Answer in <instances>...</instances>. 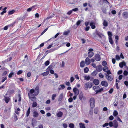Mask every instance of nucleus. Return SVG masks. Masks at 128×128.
<instances>
[{
	"label": "nucleus",
	"instance_id": "obj_1",
	"mask_svg": "<svg viewBox=\"0 0 128 128\" xmlns=\"http://www.w3.org/2000/svg\"><path fill=\"white\" fill-rule=\"evenodd\" d=\"M92 86V84L90 82H88L84 84V88L86 90H87L88 88H90Z\"/></svg>",
	"mask_w": 128,
	"mask_h": 128
},
{
	"label": "nucleus",
	"instance_id": "obj_2",
	"mask_svg": "<svg viewBox=\"0 0 128 128\" xmlns=\"http://www.w3.org/2000/svg\"><path fill=\"white\" fill-rule=\"evenodd\" d=\"M90 102L91 107V108H94L95 106V100L94 98H91L90 99Z\"/></svg>",
	"mask_w": 128,
	"mask_h": 128
},
{
	"label": "nucleus",
	"instance_id": "obj_3",
	"mask_svg": "<svg viewBox=\"0 0 128 128\" xmlns=\"http://www.w3.org/2000/svg\"><path fill=\"white\" fill-rule=\"evenodd\" d=\"M113 126L114 128H117L118 126V122L116 120H114L113 121Z\"/></svg>",
	"mask_w": 128,
	"mask_h": 128
},
{
	"label": "nucleus",
	"instance_id": "obj_4",
	"mask_svg": "<svg viewBox=\"0 0 128 128\" xmlns=\"http://www.w3.org/2000/svg\"><path fill=\"white\" fill-rule=\"evenodd\" d=\"M34 95L36 96L39 93V88L38 87H36L35 88L34 90Z\"/></svg>",
	"mask_w": 128,
	"mask_h": 128
},
{
	"label": "nucleus",
	"instance_id": "obj_5",
	"mask_svg": "<svg viewBox=\"0 0 128 128\" xmlns=\"http://www.w3.org/2000/svg\"><path fill=\"white\" fill-rule=\"evenodd\" d=\"M106 77L108 80L109 81H112L113 80L112 76L109 74L106 75Z\"/></svg>",
	"mask_w": 128,
	"mask_h": 128
},
{
	"label": "nucleus",
	"instance_id": "obj_6",
	"mask_svg": "<svg viewBox=\"0 0 128 128\" xmlns=\"http://www.w3.org/2000/svg\"><path fill=\"white\" fill-rule=\"evenodd\" d=\"M96 71L98 72H100L102 70V67L101 65L98 66L96 68Z\"/></svg>",
	"mask_w": 128,
	"mask_h": 128
},
{
	"label": "nucleus",
	"instance_id": "obj_7",
	"mask_svg": "<svg viewBox=\"0 0 128 128\" xmlns=\"http://www.w3.org/2000/svg\"><path fill=\"white\" fill-rule=\"evenodd\" d=\"M101 84L102 86L105 87L107 86L108 85V82L106 81H102L101 82Z\"/></svg>",
	"mask_w": 128,
	"mask_h": 128
},
{
	"label": "nucleus",
	"instance_id": "obj_8",
	"mask_svg": "<svg viewBox=\"0 0 128 128\" xmlns=\"http://www.w3.org/2000/svg\"><path fill=\"white\" fill-rule=\"evenodd\" d=\"M73 91L75 95L78 96L79 94V91L76 88H74L73 89Z\"/></svg>",
	"mask_w": 128,
	"mask_h": 128
},
{
	"label": "nucleus",
	"instance_id": "obj_9",
	"mask_svg": "<svg viewBox=\"0 0 128 128\" xmlns=\"http://www.w3.org/2000/svg\"><path fill=\"white\" fill-rule=\"evenodd\" d=\"M100 87L98 86H94L93 87V89L96 92V94L98 92V91L99 90Z\"/></svg>",
	"mask_w": 128,
	"mask_h": 128
},
{
	"label": "nucleus",
	"instance_id": "obj_10",
	"mask_svg": "<svg viewBox=\"0 0 128 128\" xmlns=\"http://www.w3.org/2000/svg\"><path fill=\"white\" fill-rule=\"evenodd\" d=\"M90 63V60L87 57L85 60V64L87 65L89 64Z\"/></svg>",
	"mask_w": 128,
	"mask_h": 128
},
{
	"label": "nucleus",
	"instance_id": "obj_11",
	"mask_svg": "<svg viewBox=\"0 0 128 128\" xmlns=\"http://www.w3.org/2000/svg\"><path fill=\"white\" fill-rule=\"evenodd\" d=\"M95 60L97 61H99L100 60V55L98 54H96L95 56Z\"/></svg>",
	"mask_w": 128,
	"mask_h": 128
},
{
	"label": "nucleus",
	"instance_id": "obj_12",
	"mask_svg": "<svg viewBox=\"0 0 128 128\" xmlns=\"http://www.w3.org/2000/svg\"><path fill=\"white\" fill-rule=\"evenodd\" d=\"M119 66L120 68H122L124 66H126V63L125 62H122L119 63Z\"/></svg>",
	"mask_w": 128,
	"mask_h": 128
},
{
	"label": "nucleus",
	"instance_id": "obj_13",
	"mask_svg": "<svg viewBox=\"0 0 128 128\" xmlns=\"http://www.w3.org/2000/svg\"><path fill=\"white\" fill-rule=\"evenodd\" d=\"M38 115L39 114L37 112L34 111L33 112V116L34 118H37L38 117Z\"/></svg>",
	"mask_w": 128,
	"mask_h": 128
},
{
	"label": "nucleus",
	"instance_id": "obj_14",
	"mask_svg": "<svg viewBox=\"0 0 128 128\" xmlns=\"http://www.w3.org/2000/svg\"><path fill=\"white\" fill-rule=\"evenodd\" d=\"M34 90L32 89L30 90V93H28V95L30 94V95H34Z\"/></svg>",
	"mask_w": 128,
	"mask_h": 128
},
{
	"label": "nucleus",
	"instance_id": "obj_15",
	"mask_svg": "<svg viewBox=\"0 0 128 128\" xmlns=\"http://www.w3.org/2000/svg\"><path fill=\"white\" fill-rule=\"evenodd\" d=\"M122 16L125 18H127L128 17V13L126 12H124L122 14Z\"/></svg>",
	"mask_w": 128,
	"mask_h": 128
},
{
	"label": "nucleus",
	"instance_id": "obj_16",
	"mask_svg": "<svg viewBox=\"0 0 128 128\" xmlns=\"http://www.w3.org/2000/svg\"><path fill=\"white\" fill-rule=\"evenodd\" d=\"M94 83L96 85H98L99 84V81L97 79H95L94 80Z\"/></svg>",
	"mask_w": 128,
	"mask_h": 128
},
{
	"label": "nucleus",
	"instance_id": "obj_17",
	"mask_svg": "<svg viewBox=\"0 0 128 128\" xmlns=\"http://www.w3.org/2000/svg\"><path fill=\"white\" fill-rule=\"evenodd\" d=\"M55 50V48L51 49L49 50H46L45 52V54H46L48 53L54 52Z\"/></svg>",
	"mask_w": 128,
	"mask_h": 128
},
{
	"label": "nucleus",
	"instance_id": "obj_18",
	"mask_svg": "<svg viewBox=\"0 0 128 128\" xmlns=\"http://www.w3.org/2000/svg\"><path fill=\"white\" fill-rule=\"evenodd\" d=\"M90 25L91 26V28L92 29H94L96 28L94 23V22H91L90 24Z\"/></svg>",
	"mask_w": 128,
	"mask_h": 128
},
{
	"label": "nucleus",
	"instance_id": "obj_19",
	"mask_svg": "<svg viewBox=\"0 0 128 128\" xmlns=\"http://www.w3.org/2000/svg\"><path fill=\"white\" fill-rule=\"evenodd\" d=\"M4 100L5 102L6 103H8L10 100V98L8 97L5 96H4Z\"/></svg>",
	"mask_w": 128,
	"mask_h": 128
},
{
	"label": "nucleus",
	"instance_id": "obj_20",
	"mask_svg": "<svg viewBox=\"0 0 128 128\" xmlns=\"http://www.w3.org/2000/svg\"><path fill=\"white\" fill-rule=\"evenodd\" d=\"M94 53L92 52H89L88 53V56L90 58L92 57L94 55Z\"/></svg>",
	"mask_w": 128,
	"mask_h": 128
},
{
	"label": "nucleus",
	"instance_id": "obj_21",
	"mask_svg": "<svg viewBox=\"0 0 128 128\" xmlns=\"http://www.w3.org/2000/svg\"><path fill=\"white\" fill-rule=\"evenodd\" d=\"M35 95H30L29 94L28 96L29 99L33 101L34 100L35 98L34 96Z\"/></svg>",
	"mask_w": 128,
	"mask_h": 128
},
{
	"label": "nucleus",
	"instance_id": "obj_22",
	"mask_svg": "<svg viewBox=\"0 0 128 128\" xmlns=\"http://www.w3.org/2000/svg\"><path fill=\"white\" fill-rule=\"evenodd\" d=\"M65 88V86L64 84H61L60 86L58 88V89L59 90H62Z\"/></svg>",
	"mask_w": 128,
	"mask_h": 128
},
{
	"label": "nucleus",
	"instance_id": "obj_23",
	"mask_svg": "<svg viewBox=\"0 0 128 128\" xmlns=\"http://www.w3.org/2000/svg\"><path fill=\"white\" fill-rule=\"evenodd\" d=\"M63 98V94L62 93L59 96V98L58 99L59 101H61Z\"/></svg>",
	"mask_w": 128,
	"mask_h": 128
},
{
	"label": "nucleus",
	"instance_id": "obj_24",
	"mask_svg": "<svg viewBox=\"0 0 128 128\" xmlns=\"http://www.w3.org/2000/svg\"><path fill=\"white\" fill-rule=\"evenodd\" d=\"M62 112H59L58 113L57 116L58 117H61L62 116Z\"/></svg>",
	"mask_w": 128,
	"mask_h": 128
},
{
	"label": "nucleus",
	"instance_id": "obj_25",
	"mask_svg": "<svg viewBox=\"0 0 128 128\" xmlns=\"http://www.w3.org/2000/svg\"><path fill=\"white\" fill-rule=\"evenodd\" d=\"M103 24V26L105 27L107 26L108 25V22L105 20H104Z\"/></svg>",
	"mask_w": 128,
	"mask_h": 128
},
{
	"label": "nucleus",
	"instance_id": "obj_26",
	"mask_svg": "<svg viewBox=\"0 0 128 128\" xmlns=\"http://www.w3.org/2000/svg\"><path fill=\"white\" fill-rule=\"evenodd\" d=\"M84 62V61H82L80 63V66L81 68L83 67L85 65Z\"/></svg>",
	"mask_w": 128,
	"mask_h": 128
},
{
	"label": "nucleus",
	"instance_id": "obj_27",
	"mask_svg": "<svg viewBox=\"0 0 128 128\" xmlns=\"http://www.w3.org/2000/svg\"><path fill=\"white\" fill-rule=\"evenodd\" d=\"M49 73V71H46L45 72L41 74L43 76H46L48 75Z\"/></svg>",
	"mask_w": 128,
	"mask_h": 128
},
{
	"label": "nucleus",
	"instance_id": "obj_28",
	"mask_svg": "<svg viewBox=\"0 0 128 128\" xmlns=\"http://www.w3.org/2000/svg\"><path fill=\"white\" fill-rule=\"evenodd\" d=\"M80 128H86L84 126V124L82 123V122H80L79 123Z\"/></svg>",
	"mask_w": 128,
	"mask_h": 128
},
{
	"label": "nucleus",
	"instance_id": "obj_29",
	"mask_svg": "<svg viewBox=\"0 0 128 128\" xmlns=\"http://www.w3.org/2000/svg\"><path fill=\"white\" fill-rule=\"evenodd\" d=\"M85 80H86L87 81L89 80L90 78V77L89 76H84Z\"/></svg>",
	"mask_w": 128,
	"mask_h": 128
},
{
	"label": "nucleus",
	"instance_id": "obj_30",
	"mask_svg": "<svg viewBox=\"0 0 128 128\" xmlns=\"http://www.w3.org/2000/svg\"><path fill=\"white\" fill-rule=\"evenodd\" d=\"M30 107H29L28 108L27 110V111L26 112V116L27 117H28V116L30 113Z\"/></svg>",
	"mask_w": 128,
	"mask_h": 128
},
{
	"label": "nucleus",
	"instance_id": "obj_31",
	"mask_svg": "<svg viewBox=\"0 0 128 128\" xmlns=\"http://www.w3.org/2000/svg\"><path fill=\"white\" fill-rule=\"evenodd\" d=\"M102 69L104 72H106L108 70V68L107 66H104V68H102Z\"/></svg>",
	"mask_w": 128,
	"mask_h": 128
},
{
	"label": "nucleus",
	"instance_id": "obj_32",
	"mask_svg": "<svg viewBox=\"0 0 128 128\" xmlns=\"http://www.w3.org/2000/svg\"><path fill=\"white\" fill-rule=\"evenodd\" d=\"M93 108H91H91L89 110V113L90 115H92L93 114Z\"/></svg>",
	"mask_w": 128,
	"mask_h": 128
},
{
	"label": "nucleus",
	"instance_id": "obj_33",
	"mask_svg": "<svg viewBox=\"0 0 128 128\" xmlns=\"http://www.w3.org/2000/svg\"><path fill=\"white\" fill-rule=\"evenodd\" d=\"M97 74V72L96 71V70L94 71L92 73V76H95Z\"/></svg>",
	"mask_w": 128,
	"mask_h": 128
},
{
	"label": "nucleus",
	"instance_id": "obj_34",
	"mask_svg": "<svg viewBox=\"0 0 128 128\" xmlns=\"http://www.w3.org/2000/svg\"><path fill=\"white\" fill-rule=\"evenodd\" d=\"M20 110V109L19 108H18L16 110V109L15 110V113L17 114H19V112L18 111H19Z\"/></svg>",
	"mask_w": 128,
	"mask_h": 128
},
{
	"label": "nucleus",
	"instance_id": "obj_35",
	"mask_svg": "<svg viewBox=\"0 0 128 128\" xmlns=\"http://www.w3.org/2000/svg\"><path fill=\"white\" fill-rule=\"evenodd\" d=\"M118 114V113L117 111L116 110H115L113 112V115L114 116H117Z\"/></svg>",
	"mask_w": 128,
	"mask_h": 128
},
{
	"label": "nucleus",
	"instance_id": "obj_36",
	"mask_svg": "<svg viewBox=\"0 0 128 128\" xmlns=\"http://www.w3.org/2000/svg\"><path fill=\"white\" fill-rule=\"evenodd\" d=\"M108 38H112V32H108Z\"/></svg>",
	"mask_w": 128,
	"mask_h": 128
},
{
	"label": "nucleus",
	"instance_id": "obj_37",
	"mask_svg": "<svg viewBox=\"0 0 128 128\" xmlns=\"http://www.w3.org/2000/svg\"><path fill=\"white\" fill-rule=\"evenodd\" d=\"M88 68L87 67L86 68L84 69V72L85 73H87L88 71Z\"/></svg>",
	"mask_w": 128,
	"mask_h": 128
},
{
	"label": "nucleus",
	"instance_id": "obj_38",
	"mask_svg": "<svg viewBox=\"0 0 128 128\" xmlns=\"http://www.w3.org/2000/svg\"><path fill=\"white\" fill-rule=\"evenodd\" d=\"M98 76L100 78H102L104 77V75L101 72H100Z\"/></svg>",
	"mask_w": 128,
	"mask_h": 128
},
{
	"label": "nucleus",
	"instance_id": "obj_39",
	"mask_svg": "<svg viewBox=\"0 0 128 128\" xmlns=\"http://www.w3.org/2000/svg\"><path fill=\"white\" fill-rule=\"evenodd\" d=\"M37 104L36 102H33L32 104V107L33 108L36 107L37 106Z\"/></svg>",
	"mask_w": 128,
	"mask_h": 128
},
{
	"label": "nucleus",
	"instance_id": "obj_40",
	"mask_svg": "<svg viewBox=\"0 0 128 128\" xmlns=\"http://www.w3.org/2000/svg\"><path fill=\"white\" fill-rule=\"evenodd\" d=\"M15 10H12L11 11H10L8 12V14L10 15L12 14H13Z\"/></svg>",
	"mask_w": 128,
	"mask_h": 128
},
{
	"label": "nucleus",
	"instance_id": "obj_41",
	"mask_svg": "<svg viewBox=\"0 0 128 128\" xmlns=\"http://www.w3.org/2000/svg\"><path fill=\"white\" fill-rule=\"evenodd\" d=\"M69 127L70 128H74V125L72 123H70L69 125Z\"/></svg>",
	"mask_w": 128,
	"mask_h": 128
},
{
	"label": "nucleus",
	"instance_id": "obj_42",
	"mask_svg": "<svg viewBox=\"0 0 128 128\" xmlns=\"http://www.w3.org/2000/svg\"><path fill=\"white\" fill-rule=\"evenodd\" d=\"M83 96L82 94H80L79 95V98L80 100H82Z\"/></svg>",
	"mask_w": 128,
	"mask_h": 128
},
{
	"label": "nucleus",
	"instance_id": "obj_43",
	"mask_svg": "<svg viewBox=\"0 0 128 128\" xmlns=\"http://www.w3.org/2000/svg\"><path fill=\"white\" fill-rule=\"evenodd\" d=\"M109 38V40L110 43L111 44H113V42L112 40V38Z\"/></svg>",
	"mask_w": 128,
	"mask_h": 128
},
{
	"label": "nucleus",
	"instance_id": "obj_44",
	"mask_svg": "<svg viewBox=\"0 0 128 128\" xmlns=\"http://www.w3.org/2000/svg\"><path fill=\"white\" fill-rule=\"evenodd\" d=\"M16 23V21H15L12 24L8 25V26H13Z\"/></svg>",
	"mask_w": 128,
	"mask_h": 128
},
{
	"label": "nucleus",
	"instance_id": "obj_45",
	"mask_svg": "<svg viewBox=\"0 0 128 128\" xmlns=\"http://www.w3.org/2000/svg\"><path fill=\"white\" fill-rule=\"evenodd\" d=\"M113 122H112L111 121L109 122V123H108V124L110 127H112L113 126Z\"/></svg>",
	"mask_w": 128,
	"mask_h": 128
},
{
	"label": "nucleus",
	"instance_id": "obj_46",
	"mask_svg": "<svg viewBox=\"0 0 128 128\" xmlns=\"http://www.w3.org/2000/svg\"><path fill=\"white\" fill-rule=\"evenodd\" d=\"M123 74L124 75L127 76L128 74V72L126 70H125L124 71Z\"/></svg>",
	"mask_w": 128,
	"mask_h": 128
},
{
	"label": "nucleus",
	"instance_id": "obj_47",
	"mask_svg": "<svg viewBox=\"0 0 128 128\" xmlns=\"http://www.w3.org/2000/svg\"><path fill=\"white\" fill-rule=\"evenodd\" d=\"M102 65L104 66H105L107 64V63L105 61H103L102 63Z\"/></svg>",
	"mask_w": 128,
	"mask_h": 128
},
{
	"label": "nucleus",
	"instance_id": "obj_48",
	"mask_svg": "<svg viewBox=\"0 0 128 128\" xmlns=\"http://www.w3.org/2000/svg\"><path fill=\"white\" fill-rule=\"evenodd\" d=\"M14 74V73L13 72H10L9 75H8V77L9 78H11L12 76Z\"/></svg>",
	"mask_w": 128,
	"mask_h": 128
},
{
	"label": "nucleus",
	"instance_id": "obj_49",
	"mask_svg": "<svg viewBox=\"0 0 128 128\" xmlns=\"http://www.w3.org/2000/svg\"><path fill=\"white\" fill-rule=\"evenodd\" d=\"M56 94H53L52 95V100H54L55 99V98L56 96Z\"/></svg>",
	"mask_w": 128,
	"mask_h": 128
},
{
	"label": "nucleus",
	"instance_id": "obj_50",
	"mask_svg": "<svg viewBox=\"0 0 128 128\" xmlns=\"http://www.w3.org/2000/svg\"><path fill=\"white\" fill-rule=\"evenodd\" d=\"M14 120L15 121L17 120H18V118H17V116H16V114H14Z\"/></svg>",
	"mask_w": 128,
	"mask_h": 128
},
{
	"label": "nucleus",
	"instance_id": "obj_51",
	"mask_svg": "<svg viewBox=\"0 0 128 128\" xmlns=\"http://www.w3.org/2000/svg\"><path fill=\"white\" fill-rule=\"evenodd\" d=\"M48 28H47L45 29L41 33V35H42L44 33L48 30Z\"/></svg>",
	"mask_w": 128,
	"mask_h": 128
},
{
	"label": "nucleus",
	"instance_id": "obj_52",
	"mask_svg": "<svg viewBox=\"0 0 128 128\" xmlns=\"http://www.w3.org/2000/svg\"><path fill=\"white\" fill-rule=\"evenodd\" d=\"M22 72H23V71L22 70H19V71H18V72L17 73V74L18 75H19V74H21L22 73Z\"/></svg>",
	"mask_w": 128,
	"mask_h": 128
},
{
	"label": "nucleus",
	"instance_id": "obj_53",
	"mask_svg": "<svg viewBox=\"0 0 128 128\" xmlns=\"http://www.w3.org/2000/svg\"><path fill=\"white\" fill-rule=\"evenodd\" d=\"M114 119V117L112 116H110L109 117V119L110 120H112Z\"/></svg>",
	"mask_w": 128,
	"mask_h": 128
},
{
	"label": "nucleus",
	"instance_id": "obj_54",
	"mask_svg": "<svg viewBox=\"0 0 128 128\" xmlns=\"http://www.w3.org/2000/svg\"><path fill=\"white\" fill-rule=\"evenodd\" d=\"M81 22V21L80 20H79L76 22V24L77 25V26H78L80 24Z\"/></svg>",
	"mask_w": 128,
	"mask_h": 128
},
{
	"label": "nucleus",
	"instance_id": "obj_55",
	"mask_svg": "<svg viewBox=\"0 0 128 128\" xmlns=\"http://www.w3.org/2000/svg\"><path fill=\"white\" fill-rule=\"evenodd\" d=\"M102 10L103 12L104 13H106V9L104 8H102Z\"/></svg>",
	"mask_w": 128,
	"mask_h": 128
},
{
	"label": "nucleus",
	"instance_id": "obj_56",
	"mask_svg": "<svg viewBox=\"0 0 128 128\" xmlns=\"http://www.w3.org/2000/svg\"><path fill=\"white\" fill-rule=\"evenodd\" d=\"M50 62L48 60L46 61L44 63V64L46 66H47L49 64Z\"/></svg>",
	"mask_w": 128,
	"mask_h": 128
},
{
	"label": "nucleus",
	"instance_id": "obj_57",
	"mask_svg": "<svg viewBox=\"0 0 128 128\" xmlns=\"http://www.w3.org/2000/svg\"><path fill=\"white\" fill-rule=\"evenodd\" d=\"M33 7V6H32V7L28 8L27 9V11L28 12H30L32 10Z\"/></svg>",
	"mask_w": 128,
	"mask_h": 128
},
{
	"label": "nucleus",
	"instance_id": "obj_58",
	"mask_svg": "<svg viewBox=\"0 0 128 128\" xmlns=\"http://www.w3.org/2000/svg\"><path fill=\"white\" fill-rule=\"evenodd\" d=\"M74 78L73 77H72L70 78V81L71 82H72L74 80Z\"/></svg>",
	"mask_w": 128,
	"mask_h": 128
},
{
	"label": "nucleus",
	"instance_id": "obj_59",
	"mask_svg": "<svg viewBox=\"0 0 128 128\" xmlns=\"http://www.w3.org/2000/svg\"><path fill=\"white\" fill-rule=\"evenodd\" d=\"M108 125V123H106L102 125V126L104 127H105L106 126H107Z\"/></svg>",
	"mask_w": 128,
	"mask_h": 128
},
{
	"label": "nucleus",
	"instance_id": "obj_60",
	"mask_svg": "<svg viewBox=\"0 0 128 128\" xmlns=\"http://www.w3.org/2000/svg\"><path fill=\"white\" fill-rule=\"evenodd\" d=\"M63 127L64 128H66L68 126L67 124L64 123L63 124Z\"/></svg>",
	"mask_w": 128,
	"mask_h": 128
},
{
	"label": "nucleus",
	"instance_id": "obj_61",
	"mask_svg": "<svg viewBox=\"0 0 128 128\" xmlns=\"http://www.w3.org/2000/svg\"><path fill=\"white\" fill-rule=\"evenodd\" d=\"M60 34V33H57L56 34V35L54 37H53V38H56Z\"/></svg>",
	"mask_w": 128,
	"mask_h": 128
},
{
	"label": "nucleus",
	"instance_id": "obj_62",
	"mask_svg": "<svg viewBox=\"0 0 128 128\" xmlns=\"http://www.w3.org/2000/svg\"><path fill=\"white\" fill-rule=\"evenodd\" d=\"M73 100V99L72 98H70L68 99V101L70 102H71Z\"/></svg>",
	"mask_w": 128,
	"mask_h": 128
},
{
	"label": "nucleus",
	"instance_id": "obj_63",
	"mask_svg": "<svg viewBox=\"0 0 128 128\" xmlns=\"http://www.w3.org/2000/svg\"><path fill=\"white\" fill-rule=\"evenodd\" d=\"M90 28V27L89 26H87L85 28V30L86 31H88L89 30Z\"/></svg>",
	"mask_w": 128,
	"mask_h": 128
},
{
	"label": "nucleus",
	"instance_id": "obj_64",
	"mask_svg": "<svg viewBox=\"0 0 128 128\" xmlns=\"http://www.w3.org/2000/svg\"><path fill=\"white\" fill-rule=\"evenodd\" d=\"M39 128H43V126L42 124H40L38 126Z\"/></svg>",
	"mask_w": 128,
	"mask_h": 128
}]
</instances>
